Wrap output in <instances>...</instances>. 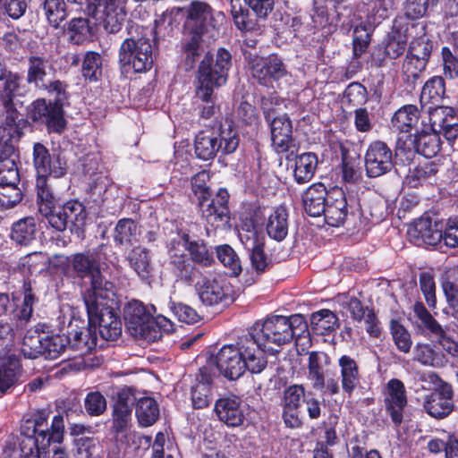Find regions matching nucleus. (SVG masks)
<instances>
[{
	"mask_svg": "<svg viewBox=\"0 0 458 458\" xmlns=\"http://www.w3.org/2000/svg\"><path fill=\"white\" fill-rule=\"evenodd\" d=\"M214 362L219 373L230 380L239 378L246 369L259 373L267 365L259 339L249 337L242 340L239 346L224 345L215 355Z\"/></svg>",
	"mask_w": 458,
	"mask_h": 458,
	"instance_id": "f257e3e1",
	"label": "nucleus"
},
{
	"mask_svg": "<svg viewBox=\"0 0 458 458\" xmlns=\"http://www.w3.org/2000/svg\"><path fill=\"white\" fill-rule=\"evenodd\" d=\"M108 252H111V250L102 245L93 251L77 253L72 258V267L77 276L90 278L89 286L82 294L85 305H89L90 309H94L97 296L107 298L114 288L113 283L106 280L100 272L101 269H105V260L108 258Z\"/></svg>",
	"mask_w": 458,
	"mask_h": 458,
	"instance_id": "f03ea898",
	"label": "nucleus"
},
{
	"mask_svg": "<svg viewBox=\"0 0 458 458\" xmlns=\"http://www.w3.org/2000/svg\"><path fill=\"white\" fill-rule=\"evenodd\" d=\"M230 67L231 55L224 48L218 49L214 64L208 56L200 63L196 97L206 104L201 109V117L209 119L216 113L214 89L225 84Z\"/></svg>",
	"mask_w": 458,
	"mask_h": 458,
	"instance_id": "7ed1b4c3",
	"label": "nucleus"
},
{
	"mask_svg": "<svg viewBox=\"0 0 458 458\" xmlns=\"http://www.w3.org/2000/svg\"><path fill=\"white\" fill-rule=\"evenodd\" d=\"M124 319L132 336L148 343L159 340L163 332L174 331V324L170 319L162 315L151 317L143 303L138 301H130L125 306Z\"/></svg>",
	"mask_w": 458,
	"mask_h": 458,
	"instance_id": "20e7f679",
	"label": "nucleus"
},
{
	"mask_svg": "<svg viewBox=\"0 0 458 458\" xmlns=\"http://www.w3.org/2000/svg\"><path fill=\"white\" fill-rule=\"evenodd\" d=\"M307 327L306 320L301 314L290 317L275 315L262 323L257 322L249 338L258 340L259 337V347L264 351L262 341L280 346L290 343L295 335H301Z\"/></svg>",
	"mask_w": 458,
	"mask_h": 458,
	"instance_id": "39448f33",
	"label": "nucleus"
},
{
	"mask_svg": "<svg viewBox=\"0 0 458 458\" xmlns=\"http://www.w3.org/2000/svg\"><path fill=\"white\" fill-rule=\"evenodd\" d=\"M114 296L113 288L111 295L107 298L102 299L97 296L94 309L86 305L89 323L98 325L101 337L107 341L116 340L122 334L121 320L112 308Z\"/></svg>",
	"mask_w": 458,
	"mask_h": 458,
	"instance_id": "423d86ee",
	"label": "nucleus"
},
{
	"mask_svg": "<svg viewBox=\"0 0 458 458\" xmlns=\"http://www.w3.org/2000/svg\"><path fill=\"white\" fill-rule=\"evenodd\" d=\"M280 106L276 97L263 98L261 107L267 122L270 123L272 144L278 153L290 150L293 143V125L286 114L275 116L276 108Z\"/></svg>",
	"mask_w": 458,
	"mask_h": 458,
	"instance_id": "0eeeda50",
	"label": "nucleus"
},
{
	"mask_svg": "<svg viewBox=\"0 0 458 458\" xmlns=\"http://www.w3.org/2000/svg\"><path fill=\"white\" fill-rule=\"evenodd\" d=\"M128 0H93L88 5V15L107 33L121 30L126 17Z\"/></svg>",
	"mask_w": 458,
	"mask_h": 458,
	"instance_id": "6e6552de",
	"label": "nucleus"
},
{
	"mask_svg": "<svg viewBox=\"0 0 458 458\" xmlns=\"http://www.w3.org/2000/svg\"><path fill=\"white\" fill-rule=\"evenodd\" d=\"M123 66L132 68L135 72L149 70L153 64V52L149 38L145 37L125 39L119 51Z\"/></svg>",
	"mask_w": 458,
	"mask_h": 458,
	"instance_id": "1a4fd4ad",
	"label": "nucleus"
},
{
	"mask_svg": "<svg viewBox=\"0 0 458 458\" xmlns=\"http://www.w3.org/2000/svg\"><path fill=\"white\" fill-rule=\"evenodd\" d=\"M195 289L200 301L208 306L232 301L231 287L220 276H202L195 282Z\"/></svg>",
	"mask_w": 458,
	"mask_h": 458,
	"instance_id": "9d476101",
	"label": "nucleus"
},
{
	"mask_svg": "<svg viewBox=\"0 0 458 458\" xmlns=\"http://www.w3.org/2000/svg\"><path fill=\"white\" fill-rule=\"evenodd\" d=\"M29 113L34 122L45 123L49 131L61 133L66 126L62 103L38 98L32 102Z\"/></svg>",
	"mask_w": 458,
	"mask_h": 458,
	"instance_id": "9b49d317",
	"label": "nucleus"
},
{
	"mask_svg": "<svg viewBox=\"0 0 458 458\" xmlns=\"http://www.w3.org/2000/svg\"><path fill=\"white\" fill-rule=\"evenodd\" d=\"M239 238L244 249L249 252L252 268L257 273L265 272L271 264V259L265 251V237L255 228H242Z\"/></svg>",
	"mask_w": 458,
	"mask_h": 458,
	"instance_id": "f8f14e48",
	"label": "nucleus"
},
{
	"mask_svg": "<svg viewBox=\"0 0 458 458\" xmlns=\"http://www.w3.org/2000/svg\"><path fill=\"white\" fill-rule=\"evenodd\" d=\"M393 166L391 148L380 140L371 142L365 154L367 175L371 178L379 177L390 172Z\"/></svg>",
	"mask_w": 458,
	"mask_h": 458,
	"instance_id": "ddd939ff",
	"label": "nucleus"
},
{
	"mask_svg": "<svg viewBox=\"0 0 458 458\" xmlns=\"http://www.w3.org/2000/svg\"><path fill=\"white\" fill-rule=\"evenodd\" d=\"M251 75L262 85H268L287 73L282 60L276 55L255 56L250 61Z\"/></svg>",
	"mask_w": 458,
	"mask_h": 458,
	"instance_id": "4468645a",
	"label": "nucleus"
},
{
	"mask_svg": "<svg viewBox=\"0 0 458 458\" xmlns=\"http://www.w3.org/2000/svg\"><path fill=\"white\" fill-rule=\"evenodd\" d=\"M432 46L424 37L412 40L403 64V72L410 78L417 79L425 70L430 56Z\"/></svg>",
	"mask_w": 458,
	"mask_h": 458,
	"instance_id": "2eb2a0df",
	"label": "nucleus"
},
{
	"mask_svg": "<svg viewBox=\"0 0 458 458\" xmlns=\"http://www.w3.org/2000/svg\"><path fill=\"white\" fill-rule=\"evenodd\" d=\"M384 404L393 423L399 426L403 421V411L407 406L406 390L401 380L393 378L387 382Z\"/></svg>",
	"mask_w": 458,
	"mask_h": 458,
	"instance_id": "dca6fc26",
	"label": "nucleus"
},
{
	"mask_svg": "<svg viewBox=\"0 0 458 458\" xmlns=\"http://www.w3.org/2000/svg\"><path fill=\"white\" fill-rule=\"evenodd\" d=\"M229 194L225 189H220L216 196L208 200L199 199L202 216L214 228H223L229 222L228 202Z\"/></svg>",
	"mask_w": 458,
	"mask_h": 458,
	"instance_id": "f3484780",
	"label": "nucleus"
},
{
	"mask_svg": "<svg viewBox=\"0 0 458 458\" xmlns=\"http://www.w3.org/2000/svg\"><path fill=\"white\" fill-rule=\"evenodd\" d=\"M230 4L235 25L239 30H245L250 28L249 12L245 4L259 17L264 18L273 10L274 0H230Z\"/></svg>",
	"mask_w": 458,
	"mask_h": 458,
	"instance_id": "a211bd4d",
	"label": "nucleus"
},
{
	"mask_svg": "<svg viewBox=\"0 0 458 458\" xmlns=\"http://www.w3.org/2000/svg\"><path fill=\"white\" fill-rule=\"evenodd\" d=\"M33 162L38 177L53 175L59 178L66 173V162L60 157H52L47 148L41 143L34 145Z\"/></svg>",
	"mask_w": 458,
	"mask_h": 458,
	"instance_id": "6ab92c4d",
	"label": "nucleus"
},
{
	"mask_svg": "<svg viewBox=\"0 0 458 458\" xmlns=\"http://www.w3.org/2000/svg\"><path fill=\"white\" fill-rule=\"evenodd\" d=\"M246 411L247 406L235 395L220 398L215 404V411L219 420L232 428L243 424Z\"/></svg>",
	"mask_w": 458,
	"mask_h": 458,
	"instance_id": "aec40b11",
	"label": "nucleus"
},
{
	"mask_svg": "<svg viewBox=\"0 0 458 458\" xmlns=\"http://www.w3.org/2000/svg\"><path fill=\"white\" fill-rule=\"evenodd\" d=\"M187 24L194 25L195 31L202 32L206 27H216L217 21H222L224 15L218 12L214 14L212 8L209 4L200 1L192 2L187 8Z\"/></svg>",
	"mask_w": 458,
	"mask_h": 458,
	"instance_id": "412c9836",
	"label": "nucleus"
},
{
	"mask_svg": "<svg viewBox=\"0 0 458 458\" xmlns=\"http://www.w3.org/2000/svg\"><path fill=\"white\" fill-rule=\"evenodd\" d=\"M322 214L330 226H339L344 224L348 208L345 193L341 188L335 187L328 191L325 212Z\"/></svg>",
	"mask_w": 458,
	"mask_h": 458,
	"instance_id": "4be33fe9",
	"label": "nucleus"
},
{
	"mask_svg": "<svg viewBox=\"0 0 458 458\" xmlns=\"http://www.w3.org/2000/svg\"><path fill=\"white\" fill-rule=\"evenodd\" d=\"M409 235L416 241L428 245H436L442 241L443 232L437 223L429 217H420L408 229Z\"/></svg>",
	"mask_w": 458,
	"mask_h": 458,
	"instance_id": "5701e85b",
	"label": "nucleus"
},
{
	"mask_svg": "<svg viewBox=\"0 0 458 458\" xmlns=\"http://www.w3.org/2000/svg\"><path fill=\"white\" fill-rule=\"evenodd\" d=\"M19 182L13 147L6 142H0V184L14 186Z\"/></svg>",
	"mask_w": 458,
	"mask_h": 458,
	"instance_id": "b1692460",
	"label": "nucleus"
},
{
	"mask_svg": "<svg viewBox=\"0 0 458 458\" xmlns=\"http://www.w3.org/2000/svg\"><path fill=\"white\" fill-rule=\"evenodd\" d=\"M53 70L49 60L43 55L31 53L28 56L26 81L38 89H47L46 78Z\"/></svg>",
	"mask_w": 458,
	"mask_h": 458,
	"instance_id": "393cba45",
	"label": "nucleus"
},
{
	"mask_svg": "<svg viewBox=\"0 0 458 458\" xmlns=\"http://www.w3.org/2000/svg\"><path fill=\"white\" fill-rule=\"evenodd\" d=\"M452 396L453 391L450 387H445L442 392H433L427 396L424 409L431 417L442 419L454 409Z\"/></svg>",
	"mask_w": 458,
	"mask_h": 458,
	"instance_id": "a878e982",
	"label": "nucleus"
},
{
	"mask_svg": "<svg viewBox=\"0 0 458 458\" xmlns=\"http://www.w3.org/2000/svg\"><path fill=\"white\" fill-rule=\"evenodd\" d=\"M330 363L329 356L323 352H310L308 353L307 378L313 388L323 390L325 386V370Z\"/></svg>",
	"mask_w": 458,
	"mask_h": 458,
	"instance_id": "bb28decb",
	"label": "nucleus"
},
{
	"mask_svg": "<svg viewBox=\"0 0 458 458\" xmlns=\"http://www.w3.org/2000/svg\"><path fill=\"white\" fill-rule=\"evenodd\" d=\"M328 191L323 183H314L302 195L303 208L310 216H319L325 212Z\"/></svg>",
	"mask_w": 458,
	"mask_h": 458,
	"instance_id": "cd10ccee",
	"label": "nucleus"
},
{
	"mask_svg": "<svg viewBox=\"0 0 458 458\" xmlns=\"http://www.w3.org/2000/svg\"><path fill=\"white\" fill-rule=\"evenodd\" d=\"M340 369L341 386L344 392L351 396L360 382V374L356 360L348 355H343L338 360Z\"/></svg>",
	"mask_w": 458,
	"mask_h": 458,
	"instance_id": "c85d7f7f",
	"label": "nucleus"
},
{
	"mask_svg": "<svg viewBox=\"0 0 458 458\" xmlns=\"http://www.w3.org/2000/svg\"><path fill=\"white\" fill-rule=\"evenodd\" d=\"M288 212L283 206L276 208L266 219V230L268 236L275 241L281 242L288 234Z\"/></svg>",
	"mask_w": 458,
	"mask_h": 458,
	"instance_id": "c756f323",
	"label": "nucleus"
},
{
	"mask_svg": "<svg viewBox=\"0 0 458 458\" xmlns=\"http://www.w3.org/2000/svg\"><path fill=\"white\" fill-rule=\"evenodd\" d=\"M197 380L198 382L191 388V401L194 408L202 409L208 406L211 402L210 384L212 382V377L208 372L207 368H201L199 369Z\"/></svg>",
	"mask_w": 458,
	"mask_h": 458,
	"instance_id": "7c9ffc66",
	"label": "nucleus"
},
{
	"mask_svg": "<svg viewBox=\"0 0 458 458\" xmlns=\"http://www.w3.org/2000/svg\"><path fill=\"white\" fill-rule=\"evenodd\" d=\"M413 143L416 151L427 158L435 157L441 148L439 133L428 129L416 134Z\"/></svg>",
	"mask_w": 458,
	"mask_h": 458,
	"instance_id": "2f4dec72",
	"label": "nucleus"
},
{
	"mask_svg": "<svg viewBox=\"0 0 458 458\" xmlns=\"http://www.w3.org/2000/svg\"><path fill=\"white\" fill-rule=\"evenodd\" d=\"M184 15L185 13L182 8H172L164 12L155 21V36L157 38L169 36L182 21Z\"/></svg>",
	"mask_w": 458,
	"mask_h": 458,
	"instance_id": "473e14b6",
	"label": "nucleus"
},
{
	"mask_svg": "<svg viewBox=\"0 0 458 458\" xmlns=\"http://www.w3.org/2000/svg\"><path fill=\"white\" fill-rule=\"evenodd\" d=\"M22 369L20 360L9 358L0 365V394H4L18 383L21 377Z\"/></svg>",
	"mask_w": 458,
	"mask_h": 458,
	"instance_id": "72a5a7b5",
	"label": "nucleus"
},
{
	"mask_svg": "<svg viewBox=\"0 0 458 458\" xmlns=\"http://www.w3.org/2000/svg\"><path fill=\"white\" fill-rule=\"evenodd\" d=\"M339 327L337 316L329 310H320L310 317V327L314 334L327 335Z\"/></svg>",
	"mask_w": 458,
	"mask_h": 458,
	"instance_id": "f704fd0d",
	"label": "nucleus"
},
{
	"mask_svg": "<svg viewBox=\"0 0 458 458\" xmlns=\"http://www.w3.org/2000/svg\"><path fill=\"white\" fill-rule=\"evenodd\" d=\"M420 112L415 105H405L400 107L392 117V125L402 132H409L418 123Z\"/></svg>",
	"mask_w": 458,
	"mask_h": 458,
	"instance_id": "c9c22d12",
	"label": "nucleus"
},
{
	"mask_svg": "<svg viewBox=\"0 0 458 458\" xmlns=\"http://www.w3.org/2000/svg\"><path fill=\"white\" fill-rule=\"evenodd\" d=\"M318 166V157L314 153H303L296 157L293 176L301 184L312 179Z\"/></svg>",
	"mask_w": 458,
	"mask_h": 458,
	"instance_id": "e433bc0d",
	"label": "nucleus"
},
{
	"mask_svg": "<svg viewBox=\"0 0 458 458\" xmlns=\"http://www.w3.org/2000/svg\"><path fill=\"white\" fill-rule=\"evenodd\" d=\"M182 240L194 263L202 267H210L213 264L212 252L208 250L203 241H191L188 234H183Z\"/></svg>",
	"mask_w": 458,
	"mask_h": 458,
	"instance_id": "4c0bfd02",
	"label": "nucleus"
},
{
	"mask_svg": "<svg viewBox=\"0 0 458 458\" xmlns=\"http://www.w3.org/2000/svg\"><path fill=\"white\" fill-rule=\"evenodd\" d=\"M445 93V81L440 76H434L424 84L420 101L422 106L433 104L437 105Z\"/></svg>",
	"mask_w": 458,
	"mask_h": 458,
	"instance_id": "58836bf2",
	"label": "nucleus"
},
{
	"mask_svg": "<svg viewBox=\"0 0 458 458\" xmlns=\"http://www.w3.org/2000/svg\"><path fill=\"white\" fill-rule=\"evenodd\" d=\"M217 137L218 152L222 154H232L239 147L240 137L237 131L230 122H225L220 125Z\"/></svg>",
	"mask_w": 458,
	"mask_h": 458,
	"instance_id": "ea45409f",
	"label": "nucleus"
},
{
	"mask_svg": "<svg viewBox=\"0 0 458 458\" xmlns=\"http://www.w3.org/2000/svg\"><path fill=\"white\" fill-rule=\"evenodd\" d=\"M37 233L35 219L25 217L13 224L11 237L18 244L27 245L36 238Z\"/></svg>",
	"mask_w": 458,
	"mask_h": 458,
	"instance_id": "a19ab883",
	"label": "nucleus"
},
{
	"mask_svg": "<svg viewBox=\"0 0 458 458\" xmlns=\"http://www.w3.org/2000/svg\"><path fill=\"white\" fill-rule=\"evenodd\" d=\"M135 413L139 423L143 427H148L158 419L159 408L155 399L142 397L137 401Z\"/></svg>",
	"mask_w": 458,
	"mask_h": 458,
	"instance_id": "79ce46f5",
	"label": "nucleus"
},
{
	"mask_svg": "<svg viewBox=\"0 0 458 458\" xmlns=\"http://www.w3.org/2000/svg\"><path fill=\"white\" fill-rule=\"evenodd\" d=\"M130 267L141 279H148L151 275V265L147 249L135 247L127 258Z\"/></svg>",
	"mask_w": 458,
	"mask_h": 458,
	"instance_id": "37998d69",
	"label": "nucleus"
},
{
	"mask_svg": "<svg viewBox=\"0 0 458 458\" xmlns=\"http://www.w3.org/2000/svg\"><path fill=\"white\" fill-rule=\"evenodd\" d=\"M3 79H5L3 91L1 93V102L10 114L11 122L14 123L16 112L13 110V98L20 88L21 77L16 73H9Z\"/></svg>",
	"mask_w": 458,
	"mask_h": 458,
	"instance_id": "c03bdc74",
	"label": "nucleus"
},
{
	"mask_svg": "<svg viewBox=\"0 0 458 458\" xmlns=\"http://www.w3.org/2000/svg\"><path fill=\"white\" fill-rule=\"evenodd\" d=\"M454 118V110L452 107L444 106L429 107L428 112L429 126L426 129L440 133Z\"/></svg>",
	"mask_w": 458,
	"mask_h": 458,
	"instance_id": "a18cd8bd",
	"label": "nucleus"
},
{
	"mask_svg": "<svg viewBox=\"0 0 458 458\" xmlns=\"http://www.w3.org/2000/svg\"><path fill=\"white\" fill-rule=\"evenodd\" d=\"M217 152V137L215 133L200 132L196 136L195 153L199 158L209 160Z\"/></svg>",
	"mask_w": 458,
	"mask_h": 458,
	"instance_id": "49530a36",
	"label": "nucleus"
},
{
	"mask_svg": "<svg viewBox=\"0 0 458 458\" xmlns=\"http://www.w3.org/2000/svg\"><path fill=\"white\" fill-rule=\"evenodd\" d=\"M131 409L113 407V429L116 437L122 440L127 438L131 431Z\"/></svg>",
	"mask_w": 458,
	"mask_h": 458,
	"instance_id": "de8ad7c7",
	"label": "nucleus"
},
{
	"mask_svg": "<svg viewBox=\"0 0 458 458\" xmlns=\"http://www.w3.org/2000/svg\"><path fill=\"white\" fill-rule=\"evenodd\" d=\"M44 355L51 360L59 358L70 347L71 337L64 334L45 335Z\"/></svg>",
	"mask_w": 458,
	"mask_h": 458,
	"instance_id": "09e8293b",
	"label": "nucleus"
},
{
	"mask_svg": "<svg viewBox=\"0 0 458 458\" xmlns=\"http://www.w3.org/2000/svg\"><path fill=\"white\" fill-rule=\"evenodd\" d=\"M70 347L84 354L97 346V336L90 328H82L71 333Z\"/></svg>",
	"mask_w": 458,
	"mask_h": 458,
	"instance_id": "8fccbe9b",
	"label": "nucleus"
},
{
	"mask_svg": "<svg viewBox=\"0 0 458 458\" xmlns=\"http://www.w3.org/2000/svg\"><path fill=\"white\" fill-rule=\"evenodd\" d=\"M138 227L135 222L129 218L118 221L115 228L114 240L120 245L131 244L137 240Z\"/></svg>",
	"mask_w": 458,
	"mask_h": 458,
	"instance_id": "3c124183",
	"label": "nucleus"
},
{
	"mask_svg": "<svg viewBox=\"0 0 458 458\" xmlns=\"http://www.w3.org/2000/svg\"><path fill=\"white\" fill-rule=\"evenodd\" d=\"M44 13L48 22L55 28L59 27L67 17L64 0H44Z\"/></svg>",
	"mask_w": 458,
	"mask_h": 458,
	"instance_id": "603ef678",
	"label": "nucleus"
},
{
	"mask_svg": "<svg viewBox=\"0 0 458 458\" xmlns=\"http://www.w3.org/2000/svg\"><path fill=\"white\" fill-rule=\"evenodd\" d=\"M64 423L62 415H55L52 420L50 429L40 430L38 437H41L43 448H47L51 442L60 443L64 437Z\"/></svg>",
	"mask_w": 458,
	"mask_h": 458,
	"instance_id": "864d4df0",
	"label": "nucleus"
},
{
	"mask_svg": "<svg viewBox=\"0 0 458 458\" xmlns=\"http://www.w3.org/2000/svg\"><path fill=\"white\" fill-rule=\"evenodd\" d=\"M219 261L230 270L231 275L238 276L242 272L241 261L234 250L228 244L216 248Z\"/></svg>",
	"mask_w": 458,
	"mask_h": 458,
	"instance_id": "5fc2aeb1",
	"label": "nucleus"
},
{
	"mask_svg": "<svg viewBox=\"0 0 458 458\" xmlns=\"http://www.w3.org/2000/svg\"><path fill=\"white\" fill-rule=\"evenodd\" d=\"M417 26L411 25L406 28L405 35L397 33L393 36L388 41L386 47V54L388 57L395 59L402 55L406 49L408 37L413 34L414 30H417Z\"/></svg>",
	"mask_w": 458,
	"mask_h": 458,
	"instance_id": "6e6d98bb",
	"label": "nucleus"
},
{
	"mask_svg": "<svg viewBox=\"0 0 458 458\" xmlns=\"http://www.w3.org/2000/svg\"><path fill=\"white\" fill-rule=\"evenodd\" d=\"M45 335L38 333L37 330L29 331L22 344V351L25 355L30 358H36L38 355H44Z\"/></svg>",
	"mask_w": 458,
	"mask_h": 458,
	"instance_id": "4d7b16f0",
	"label": "nucleus"
},
{
	"mask_svg": "<svg viewBox=\"0 0 458 458\" xmlns=\"http://www.w3.org/2000/svg\"><path fill=\"white\" fill-rule=\"evenodd\" d=\"M66 33L73 44L82 43L90 34L88 20L85 18L72 19L67 25Z\"/></svg>",
	"mask_w": 458,
	"mask_h": 458,
	"instance_id": "13d9d810",
	"label": "nucleus"
},
{
	"mask_svg": "<svg viewBox=\"0 0 458 458\" xmlns=\"http://www.w3.org/2000/svg\"><path fill=\"white\" fill-rule=\"evenodd\" d=\"M13 328L6 321L0 320V360L5 361L9 358H16L11 354L13 343Z\"/></svg>",
	"mask_w": 458,
	"mask_h": 458,
	"instance_id": "bf43d9fd",
	"label": "nucleus"
},
{
	"mask_svg": "<svg viewBox=\"0 0 458 458\" xmlns=\"http://www.w3.org/2000/svg\"><path fill=\"white\" fill-rule=\"evenodd\" d=\"M102 58L96 52H87L82 64V74L89 81H98L102 73Z\"/></svg>",
	"mask_w": 458,
	"mask_h": 458,
	"instance_id": "052dcab7",
	"label": "nucleus"
},
{
	"mask_svg": "<svg viewBox=\"0 0 458 458\" xmlns=\"http://www.w3.org/2000/svg\"><path fill=\"white\" fill-rule=\"evenodd\" d=\"M413 360L424 366L436 367L439 364L437 354L429 344L418 343L413 350Z\"/></svg>",
	"mask_w": 458,
	"mask_h": 458,
	"instance_id": "680f3d73",
	"label": "nucleus"
},
{
	"mask_svg": "<svg viewBox=\"0 0 458 458\" xmlns=\"http://www.w3.org/2000/svg\"><path fill=\"white\" fill-rule=\"evenodd\" d=\"M36 187L40 213L54 208L55 199L48 187L47 177H37Z\"/></svg>",
	"mask_w": 458,
	"mask_h": 458,
	"instance_id": "e2e57ef3",
	"label": "nucleus"
},
{
	"mask_svg": "<svg viewBox=\"0 0 458 458\" xmlns=\"http://www.w3.org/2000/svg\"><path fill=\"white\" fill-rule=\"evenodd\" d=\"M413 312L415 316L420 320L423 327L431 334H441L442 326L433 318L428 311L424 304L417 301L413 305Z\"/></svg>",
	"mask_w": 458,
	"mask_h": 458,
	"instance_id": "0e129e2a",
	"label": "nucleus"
},
{
	"mask_svg": "<svg viewBox=\"0 0 458 458\" xmlns=\"http://www.w3.org/2000/svg\"><path fill=\"white\" fill-rule=\"evenodd\" d=\"M305 388L302 385H293L284 392V408L286 411H296L304 401Z\"/></svg>",
	"mask_w": 458,
	"mask_h": 458,
	"instance_id": "69168bd1",
	"label": "nucleus"
},
{
	"mask_svg": "<svg viewBox=\"0 0 458 458\" xmlns=\"http://www.w3.org/2000/svg\"><path fill=\"white\" fill-rule=\"evenodd\" d=\"M20 458H47V448H43L38 438L25 437L21 442Z\"/></svg>",
	"mask_w": 458,
	"mask_h": 458,
	"instance_id": "338daca9",
	"label": "nucleus"
},
{
	"mask_svg": "<svg viewBox=\"0 0 458 458\" xmlns=\"http://www.w3.org/2000/svg\"><path fill=\"white\" fill-rule=\"evenodd\" d=\"M441 288L452 316L458 319V285L448 277L442 278Z\"/></svg>",
	"mask_w": 458,
	"mask_h": 458,
	"instance_id": "774afa93",
	"label": "nucleus"
}]
</instances>
